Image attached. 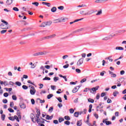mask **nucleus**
Masks as SVG:
<instances>
[{"mask_svg":"<svg viewBox=\"0 0 126 126\" xmlns=\"http://www.w3.org/2000/svg\"><path fill=\"white\" fill-rule=\"evenodd\" d=\"M51 11H52V12H56V11H57V7H53L51 8Z\"/></svg>","mask_w":126,"mask_h":126,"instance_id":"dca6fc26","label":"nucleus"},{"mask_svg":"<svg viewBox=\"0 0 126 126\" xmlns=\"http://www.w3.org/2000/svg\"><path fill=\"white\" fill-rule=\"evenodd\" d=\"M104 96H106V93H102L101 94V97H104Z\"/></svg>","mask_w":126,"mask_h":126,"instance_id":"338daca9","label":"nucleus"},{"mask_svg":"<svg viewBox=\"0 0 126 126\" xmlns=\"http://www.w3.org/2000/svg\"><path fill=\"white\" fill-rule=\"evenodd\" d=\"M86 12H85V11H81L80 12V14H81L82 15H85Z\"/></svg>","mask_w":126,"mask_h":126,"instance_id":"e433bc0d","label":"nucleus"},{"mask_svg":"<svg viewBox=\"0 0 126 126\" xmlns=\"http://www.w3.org/2000/svg\"><path fill=\"white\" fill-rule=\"evenodd\" d=\"M107 103L108 104H110V103H112V100H111L110 98H108L107 100Z\"/></svg>","mask_w":126,"mask_h":126,"instance_id":"774afa93","label":"nucleus"},{"mask_svg":"<svg viewBox=\"0 0 126 126\" xmlns=\"http://www.w3.org/2000/svg\"><path fill=\"white\" fill-rule=\"evenodd\" d=\"M12 99L15 101H16V100H17V97H16V95H13L12 96Z\"/></svg>","mask_w":126,"mask_h":126,"instance_id":"2f4dec72","label":"nucleus"},{"mask_svg":"<svg viewBox=\"0 0 126 126\" xmlns=\"http://www.w3.org/2000/svg\"><path fill=\"white\" fill-rule=\"evenodd\" d=\"M43 80H51V78H49L48 77H45L43 79Z\"/></svg>","mask_w":126,"mask_h":126,"instance_id":"de8ad7c7","label":"nucleus"},{"mask_svg":"<svg viewBox=\"0 0 126 126\" xmlns=\"http://www.w3.org/2000/svg\"><path fill=\"white\" fill-rule=\"evenodd\" d=\"M56 36V34H52L51 35L48 36V39H53V38H55Z\"/></svg>","mask_w":126,"mask_h":126,"instance_id":"2eb2a0df","label":"nucleus"},{"mask_svg":"<svg viewBox=\"0 0 126 126\" xmlns=\"http://www.w3.org/2000/svg\"><path fill=\"white\" fill-rule=\"evenodd\" d=\"M54 95L53 94H49L47 95V99H51L52 97H53Z\"/></svg>","mask_w":126,"mask_h":126,"instance_id":"473e14b6","label":"nucleus"},{"mask_svg":"<svg viewBox=\"0 0 126 126\" xmlns=\"http://www.w3.org/2000/svg\"><path fill=\"white\" fill-rule=\"evenodd\" d=\"M99 98H100V94H96V100H99Z\"/></svg>","mask_w":126,"mask_h":126,"instance_id":"5fc2aeb1","label":"nucleus"},{"mask_svg":"<svg viewBox=\"0 0 126 126\" xmlns=\"http://www.w3.org/2000/svg\"><path fill=\"white\" fill-rule=\"evenodd\" d=\"M82 125V123L81 122V120L77 121V126H81Z\"/></svg>","mask_w":126,"mask_h":126,"instance_id":"a211bd4d","label":"nucleus"},{"mask_svg":"<svg viewBox=\"0 0 126 126\" xmlns=\"http://www.w3.org/2000/svg\"><path fill=\"white\" fill-rule=\"evenodd\" d=\"M53 123L55 125H58V124H59V121L58 120H54Z\"/></svg>","mask_w":126,"mask_h":126,"instance_id":"680f3d73","label":"nucleus"},{"mask_svg":"<svg viewBox=\"0 0 126 126\" xmlns=\"http://www.w3.org/2000/svg\"><path fill=\"white\" fill-rule=\"evenodd\" d=\"M6 91H9V92H10L11 91H12V88H10L8 89L7 88H4V89Z\"/></svg>","mask_w":126,"mask_h":126,"instance_id":"393cba45","label":"nucleus"},{"mask_svg":"<svg viewBox=\"0 0 126 126\" xmlns=\"http://www.w3.org/2000/svg\"><path fill=\"white\" fill-rule=\"evenodd\" d=\"M32 4H33V5H35L36 6H38L39 5V2H32Z\"/></svg>","mask_w":126,"mask_h":126,"instance_id":"72a5a7b5","label":"nucleus"},{"mask_svg":"<svg viewBox=\"0 0 126 126\" xmlns=\"http://www.w3.org/2000/svg\"><path fill=\"white\" fill-rule=\"evenodd\" d=\"M44 67L45 68H46L47 69H50L51 68V66L49 65H46L44 66Z\"/></svg>","mask_w":126,"mask_h":126,"instance_id":"3c124183","label":"nucleus"},{"mask_svg":"<svg viewBox=\"0 0 126 126\" xmlns=\"http://www.w3.org/2000/svg\"><path fill=\"white\" fill-rule=\"evenodd\" d=\"M64 20H65V19L63 18L62 19H56L54 20V23H58V22H65Z\"/></svg>","mask_w":126,"mask_h":126,"instance_id":"20e7f679","label":"nucleus"},{"mask_svg":"<svg viewBox=\"0 0 126 126\" xmlns=\"http://www.w3.org/2000/svg\"><path fill=\"white\" fill-rule=\"evenodd\" d=\"M74 117L76 118H78V116H79V112H75L74 114Z\"/></svg>","mask_w":126,"mask_h":126,"instance_id":"f3484780","label":"nucleus"},{"mask_svg":"<svg viewBox=\"0 0 126 126\" xmlns=\"http://www.w3.org/2000/svg\"><path fill=\"white\" fill-rule=\"evenodd\" d=\"M45 119L46 120H52L53 119V116H50L49 115H47Z\"/></svg>","mask_w":126,"mask_h":126,"instance_id":"6ab92c4d","label":"nucleus"},{"mask_svg":"<svg viewBox=\"0 0 126 126\" xmlns=\"http://www.w3.org/2000/svg\"><path fill=\"white\" fill-rule=\"evenodd\" d=\"M3 84L4 86H7L8 85V83L7 82V81H5L4 82H3Z\"/></svg>","mask_w":126,"mask_h":126,"instance_id":"603ef678","label":"nucleus"},{"mask_svg":"<svg viewBox=\"0 0 126 126\" xmlns=\"http://www.w3.org/2000/svg\"><path fill=\"white\" fill-rule=\"evenodd\" d=\"M12 0H7L6 3L7 4V5H10V4L12 3Z\"/></svg>","mask_w":126,"mask_h":126,"instance_id":"1a4fd4ad","label":"nucleus"},{"mask_svg":"<svg viewBox=\"0 0 126 126\" xmlns=\"http://www.w3.org/2000/svg\"><path fill=\"white\" fill-rule=\"evenodd\" d=\"M46 54H47V52L45 51L38 52L39 56H43V55H46Z\"/></svg>","mask_w":126,"mask_h":126,"instance_id":"ddd939ff","label":"nucleus"},{"mask_svg":"<svg viewBox=\"0 0 126 126\" xmlns=\"http://www.w3.org/2000/svg\"><path fill=\"white\" fill-rule=\"evenodd\" d=\"M64 121V119L63 118H60L59 119V123H62V122H63Z\"/></svg>","mask_w":126,"mask_h":126,"instance_id":"c03bdc74","label":"nucleus"},{"mask_svg":"<svg viewBox=\"0 0 126 126\" xmlns=\"http://www.w3.org/2000/svg\"><path fill=\"white\" fill-rule=\"evenodd\" d=\"M69 112L70 114H73V113H74V110H73L72 108H71L69 109Z\"/></svg>","mask_w":126,"mask_h":126,"instance_id":"09e8293b","label":"nucleus"},{"mask_svg":"<svg viewBox=\"0 0 126 126\" xmlns=\"http://www.w3.org/2000/svg\"><path fill=\"white\" fill-rule=\"evenodd\" d=\"M13 106H14V103H13V102H10V107L11 108H13Z\"/></svg>","mask_w":126,"mask_h":126,"instance_id":"864d4df0","label":"nucleus"},{"mask_svg":"<svg viewBox=\"0 0 126 126\" xmlns=\"http://www.w3.org/2000/svg\"><path fill=\"white\" fill-rule=\"evenodd\" d=\"M64 125H66L67 126H69L70 125V122L69 121H66L64 122Z\"/></svg>","mask_w":126,"mask_h":126,"instance_id":"b1692460","label":"nucleus"},{"mask_svg":"<svg viewBox=\"0 0 126 126\" xmlns=\"http://www.w3.org/2000/svg\"><path fill=\"white\" fill-rule=\"evenodd\" d=\"M14 119H15V116L8 117V119L10 120V121H12V122H14V121H15Z\"/></svg>","mask_w":126,"mask_h":126,"instance_id":"4be33fe9","label":"nucleus"},{"mask_svg":"<svg viewBox=\"0 0 126 126\" xmlns=\"http://www.w3.org/2000/svg\"><path fill=\"white\" fill-rule=\"evenodd\" d=\"M117 94H119V93L118 92H114L113 93V96H114V97H117Z\"/></svg>","mask_w":126,"mask_h":126,"instance_id":"6e6d98bb","label":"nucleus"},{"mask_svg":"<svg viewBox=\"0 0 126 126\" xmlns=\"http://www.w3.org/2000/svg\"><path fill=\"white\" fill-rule=\"evenodd\" d=\"M54 82H57L58 80H59V77H55L53 78Z\"/></svg>","mask_w":126,"mask_h":126,"instance_id":"7c9ffc66","label":"nucleus"},{"mask_svg":"<svg viewBox=\"0 0 126 126\" xmlns=\"http://www.w3.org/2000/svg\"><path fill=\"white\" fill-rule=\"evenodd\" d=\"M119 82H121V83H123L124 81H125V78H121L119 79Z\"/></svg>","mask_w":126,"mask_h":126,"instance_id":"4c0bfd02","label":"nucleus"},{"mask_svg":"<svg viewBox=\"0 0 126 126\" xmlns=\"http://www.w3.org/2000/svg\"><path fill=\"white\" fill-rule=\"evenodd\" d=\"M53 110H54V107L51 106L49 108L48 112H49L50 113H52V112H53Z\"/></svg>","mask_w":126,"mask_h":126,"instance_id":"bb28decb","label":"nucleus"},{"mask_svg":"<svg viewBox=\"0 0 126 126\" xmlns=\"http://www.w3.org/2000/svg\"><path fill=\"white\" fill-rule=\"evenodd\" d=\"M102 14V10H99L97 13L96 14V15H101Z\"/></svg>","mask_w":126,"mask_h":126,"instance_id":"cd10ccee","label":"nucleus"},{"mask_svg":"<svg viewBox=\"0 0 126 126\" xmlns=\"http://www.w3.org/2000/svg\"><path fill=\"white\" fill-rule=\"evenodd\" d=\"M112 58L111 56H109L108 58H106L105 60H109V62H113V59H111Z\"/></svg>","mask_w":126,"mask_h":126,"instance_id":"c9c22d12","label":"nucleus"},{"mask_svg":"<svg viewBox=\"0 0 126 126\" xmlns=\"http://www.w3.org/2000/svg\"><path fill=\"white\" fill-rule=\"evenodd\" d=\"M56 99H57L60 103H62V102H63V100H62V97H56Z\"/></svg>","mask_w":126,"mask_h":126,"instance_id":"79ce46f5","label":"nucleus"},{"mask_svg":"<svg viewBox=\"0 0 126 126\" xmlns=\"http://www.w3.org/2000/svg\"><path fill=\"white\" fill-rule=\"evenodd\" d=\"M86 80H87L86 78H84L80 81V83H83V82H85Z\"/></svg>","mask_w":126,"mask_h":126,"instance_id":"49530a36","label":"nucleus"},{"mask_svg":"<svg viewBox=\"0 0 126 126\" xmlns=\"http://www.w3.org/2000/svg\"><path fill=\"white\" fill-rule=\"evenodd\" d=\"M37 100H39L40 103H41V104H43L45 102V100H42L40 98H37Z\"/></svg>","mask_w":126,"mask_h":126,"instance_id":"a18cd8bd","label":"nucleus"},{"mask_svg":"<svg viewBox=\"0 0 126 126\" xmlns=\"http://www.w3.org/2000/svg\"><path fill=\"white\" fill-rule=\"evenodd\" d=\"M76 71L77 72V73H80V72H81V70L79 68H76Z\"/></svg>","mask_w":126,"mask_h":126,"instance_id":"bf43d9fd","label":"nucleus"},{"mask_svg":"<svg viewBox=\"0 0 126 126\" xmlns=\"http://www.w3.org/2000/svg\"><path fill=\"white\" fill-rule=\"evenodd\" d=\"M58 9H60V10H63V8H64V7H63V6H60L58 7Z\"/></svg>","mask_w":126,"mask_h":126,"instance_id":"f704fd0d","label":"nucleus"},{"mask_svg":"<svg viewBox=\"0 0 126 126\" xmlns=\"http://www.w3.org/2000/svg\"><path fill=\"white\" fill-rule=\"evenodd\" d=\"M1 22L4 23V24H5V25H8V22L5 21L4 20H1Z\"/></svg>","mask_w":126,"mask_h":126,"instance_id":"58836bf2","label":"nucleus"},{"mask_svg":"<svg viewBox=\"0 0 126 126\" xmlns=\"http://www.w3.org/2000/svg\"><path fill=\"white\" fill-rule=\"evenodd\" d=\"M22 88L23 89H24V90H27V89H28V87L26 85H23Z\"/></svg>","mask_w":126,"mask_h":126,"instance_id":"c85d7f7f","label":"nucleus"},{"mask_svg":"<svg viewBox=\"0 0 126 126\" xmlns=\"http://www.w3.org/2000/svg\"><path fill=\"white\" fill-rule=\"evenodd\" d=\"M16 84L18 86H21V83H20V82H19V81L16 82Z\"/></svg>","mask_w":126,"mask_h":126,"instance_id":"8fccbe9b","label":"nucleus"},{"mask_svg":"<svg viewBox=\"0 0 126 126\" xmlns=\"http://www.w3.org/2000/svg\"><path fill=\"white\" fill-rule=\"evenodd\" d=\"M68 66H69V64H66V65H64V66H63V68H67Z\"/></svg>","mask_w":126,"mask_h":126,"instance_id":"052dcab7","label":"nucleus"},{"mask_svg":"<svg viewBox=\"0 0 126 126\" xmlns=\"http://www.w3.org/2000/svg\"><path fill=\"white\" fill-rule=\"evenodd\" d=\"M46 26H47V24H46V22H43L40 26V27H46Z\"/></svg>","mask_w":126,"mask_h":126,"instance_id":"aec40b11","label":"nucleus"},{"mask_svg":"<svg viewBox=\"0 0 126 126\" xmlns=\"http://www.w3.org/2000/svg\"><path fill=\"white\" fill-rule=\"evenodd\" d=\"M46 23V26H50V25H52V21H49L48 22H45Z\"/></svg>","mask_w":126,"mask_h":126,"instance_id":"412c9836","label":"nucleus"},{"mask_svg":"<svg viewBox=\"0 0 126 126\" xmlns=\"http://www.w3.org/2000/svg\"><path fill=\"white\" fill-rule=\"evenodd\" d=\"M68 58V55H64L63 56V60H65V59Z\"/></svg>","mask_w":126,"mask_h":126,"instance_id":"e2e57ef3","label":"nucleus"},{"mask_svg":"<svg viewBox=\"0 0 126 126\" xmlns=\"http://www.w3.org/2000/svg\"><path fill=\"white\" fill-rule=\"evenodd\" d=\"M51 88L52 90H55L56 89V86H53V85H51Z\"/></svg>","mask_w":126,"mask_h":126,"instance_id":"4d7b16f0","label":"nucleus"},{"mask_svg":"<svg viewBox=\"0 0 126 126\" xmlns=\"http://www.w3.org/2000/svg\"><path fill=\"white\" fill-rule=\"evenodd\" d=\"M59 76H60V77H62V78H64L65 81H67V78H66V77L65 76H63V75L62 74H59Z\"/></svg>","mask_w":126,"mask_h":126,"instance_id":"9d476101","label":"nucleus"},{"mask_svg":"<svg viewBox=\"0 0 126 126\" xmlns=\"http://www.w3.org/2000/svg\"><path fill=\"white\" fill-rule=\"evenodd\" d=\"M64 118L65 120H66V121H70V117H69V116H64Z\"/></svg>","mask_w":126,"mask_h":126,"instance_id":"a878e982","label":"nucleus"},{"mask_svg":"<svg viewBox=\"0 0 126 126\" xmlns=\"http://www.w3.org/2000/svg\"><path fill=\"white\" fill-rule=\"evenodd\" d=\"M115 50H119L120 51H123L124 48L122 47H116Z\"/></svg>","mask_w":126,"mask_h":126,"instance_id":"4468645a","label":"nucleus"},{"mask_svg":"<svg viewBox=\"0 0 126 126\" xmlns=\"http://www.w3.org/2000/svg\"><path fill=\"white\" fill-rule=\"evenodd\" d=\"M8 111H9V112H10V113H14V110L13 109H12V108H9L8 109Z\"/></svg>","mask_w":126,"mask_h":126,"instance_id":"c756f323","label":"nucleus"},{"mask_svg":"<svg viewBox=\"0 0 126 126\" xmlns=\"http://www.w3.org/2000/svg\"><path fill=\"white\" fill-rule=\"evenodd\" d=\"M78 91V89H77V87H75L73 90L72 91L73 93H76Z\"/></svg>","mask_w":126,"mask_h":126,"instance_id":"f8f14e48","label":"nucleus"},{"mask_svg":"<svg viewBox=\"0 0 126 126\" xmlns=\"http://www.w3.org/2000/svg\"><path fill=\"white\" fill-rule=\"evenodd\" d=\"M35 121H37V124H39V123H40L41 124H45V119H43L42 118H41V119H36Z\"/></svg>","mask_w":126,"mask_h":126,"instance_id":"39448f33","label":"nucleus"},{"mask_svg":"<svg viewBox=\"0 0 126 126\" xmlns=\"http://www.w3.org/2000/svg\"><path fill=\"white\" fill-rule=\"evenodd\" d=\"M83 61H84V59L83 58L80 59L77 63V66H80V65H81V64L83 63Z\"/></svg>","mask_w":126,"mask_h":126,"instance_id":"7ed1b4c3","label":"nucleus"},{"mask_svg":"<svg viewBox=\"0 0 126 126\" xmlns=\"http://www.w3.org/2000/svg\"><path fill=\"white\" fill-rule=\"evenodd\" d=\"M99 86H97L92 89L86 88L84 90V92H88V91H90L91 93H94V92H96V91L99 89Z\"/></svg>","mask_w":126,"mask_h":126,"instance_id":"f257e3e1","label":"nucleus"},{"mask_svg":"<svg viewBox=\"0 0 126 126\" xmlns=\"http://www.w3.org/2000/svg\"><path fill=\"white\" fill-rule=\"evenodd\" d=\"M6 31H7V30H3L0 31V33L1 34H4V33H5L6 32Z\"/></svg>","mask_w":126,"mask_h":126,"instance_id":"13d9d810","label":"nucleus"},{"mask_svg":"<svg viewBox=\"0 0 126 126\" xmlns=\"http://www.w3.org/2000/svg\"><path fill=\"white\" fill-rule=\"evenodd\" d=\"M35 93H36L35 87H34V86H32L30 90V94L31 95H35Z\"/></svg>","mask_w":126,"mask_h":126,"instance_id":"f03ea898","label":"nucleus"},{"mask_svg":"<svg viewBox=\"0 0 126 126\" xmlns=\"http://www.w3.org/2000/svg\"><path fill=\"white\" fill-rule=\"evenodd\" d=\"M108 40H110V36H107L102 38L103 41H107Z\"/></svg>","mask_w":126,"mask_h":126,"instance_id":"9b49d317","label":"nucleus"},{"mask_svg":"<svg viewBox=\"0 0 126 126\" xmlns=\"http://www.w3.org/2000/svg\"><path fill=\"white\" fill-rule=\"evenodd\" d=\"M13 10H14V11H19V9L16 7H14L13 8Z\"/></svg>","mask_w":126,"mask_h":126,"instance_id":"37998d69","label":"nucleus"},{"mask_svg":"<svg viewBox=\"0 0 126 126\" xmlns=\"http://www.w3.org/2000/svg\"><path fill=\"white\" fill-rule=\"evenodd\" d=\"M42 4H45V5H47V6H48V7H50V6H51V3L46 2H42Z\"/></svg>","mask_w":126,"mask_h":126,"instance_id":"6e6552de","label":"nucleus"},{"mask_svg":"<svg viewBox=\"0 0 126 126\" xmlns=\"http://www.w3.org/2000/svg\"><path fill=\"white\" fill-rule=\"evenodd\" d=\"M102 123H103V124H105V125H106V126H109V125H112V122L110 121H106V120H103L102 121Z\"/></svg>","mask_w":126,"mask_h":126,"instance_id":"423d86ee","label":"nucleus"},{"mask_svg":"<svg viewBox=\"0 0 126 126\" xmlns=\"http://www.w3.org/2000/svg\"><path fill=\"white\" fill-rule=\"evenodd\" d=\"M2 102L3 103H4V104H6V103H7V99H3Z\"/></svg>","mask_w":126,"mask_h":126,"instance_id":"69168bd1","label":"nucleus"},{"mask_svg":"<svg viewBox=\"0 0 126 126\" xmlns=\"http://www.w3.org/2000/svg\"><path fill=\"white\" fill-rule=\"evenodd\" d=\"M19 106L21 109H25L26 108V105L24 103H20Z\"/></svg>","mask_w":126,"mask_h":126,"instance_id":"0eeeda50","label":"nucleus"},{"mask_svg":"<svg viewBox=\"0 0 126 126\" xmlns=\"http://www.w3.org/2000/svg\"><path fill=\"white\" fill-rule=\"evenodd\" d=\"M15 118L14 120H16L17 122H18V123H19V118H18V117H17V116L15 115Z\"/></svg>","mask_w":126,"mask_h":126,"instance_id":"a19ab883","label":"nucleus"},{"mask_svg":"<svg viewBox=\"0 0 126 126\" xmlns=\"http://www.w3.org/2000/svg\"><path fill=\"white\" fill-rule=\"evenodd\" d=\"M88 101L89 102V103H94V99L92 98H88Z\"/></svg>","mask_w":126,"mask_h":126,"instance_id":"5701e85b","label":"nucleus"},{"mask_svg":"<svg viewBox=\"0 0 126 126\" xmlns=\"http://www.w3.org/2000/svg\"><path fill=\"white\" fill-rule=\"evenodd\" d=\"M4 97H8V93H5L3 94Z\"/></svg>","mask_w":126,"mask_h":126,"instance_id":"0e129e2a","label":"nucleus"},{"mask_svg":"<svg viewBox=\"0 0 126 126\" xmlns=\"http://www.w3.org/2000/svg\"><path fill=\"white\" fill-rule=\"evenodd\" d=\"M1 119L2 121H4V119H5V115L4 114L1 115Z\"/></svg>","mask_w":126,"mask_h":126,"instance_id":"ea45409f","label":"nucleus"}]
</instances>
